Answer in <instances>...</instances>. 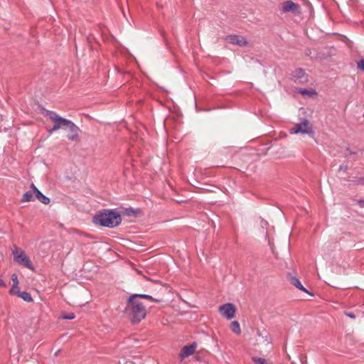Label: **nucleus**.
<instances>
[{
  "instance_id": "obj_1",
  "label": "nucleus",
  "mask_w": 364,
  "mask_h": 364,
  "mask_svg": "<svg viewBox=\"0 0 364 364\" xmlns=\"http://www.w3.org/2000/svg\"><path fill=\"white\" fill-rule=\"evenodd\" d=\"M93 222L102 227L114 228L121 223L122 217L116 210H103L95 215Z\"/></svg>"
},
{
  "instance_id": "obj_2",
  "label": "nucleus",
  "mask_w": 364,
  "mask_h": 364,
  "mask_svg": "<svg viewBox=\"0 0 364 364\" xmlns=\"http://www.w3.org/2000/svg\"><path fill=\"white\" fill-rule=\"evenodd\" d=\"M126 313L131 322L135 324L145 318L146 310L139 299H134V296H129L127 303Z\"/></svg>"
},
{
  "instance_id": "obj_3",
  "label": "nucleus",
  "mask_w": 364,
  "mask_h": 364,
  "mask_svg": "<svg viewBox=\"0 0 364 364\" xmlns=\"http://www.w3.org/2000/svg\"><path fill=\"white\" fill-rule=\"evenodd\" d=\"M45 115L55 122L53 127L50 128L48 131L50 134L60 129H66L68 124H70V123L72 122L59 116L56 112L48 109H45Z\"/></svg>"
},
{
  "instance_id": "obj_4",
  "label": "nucleus",
  "mask_w": 364,
  "mask_h": 364,
  "mask_svg": "<svg viewBox=\"0 0 364 364\" xmlns=\"http://www.w3.org/2000/svg\"><path fill=\"white\" fill-rule=\"evenodd\" d=\"M291 134H306L313 137L314 132L310 122L307 119H302L301 121L296 124L295 126L290 129Z\"/></svg>"
},
{
  "instance_id": "obj_5",
  "label": "nucleus",
  "mask_w": 364,
  "mask_h": 364,
  "mask_svg": "<svg viewBox=\"0 0 364 364\" xmlns=\"http://www.w3.org/2000/svg\"><path fill=\"white\" fill-rule=\"evenodd\" d=\"M13 256L14 260L30 269H33V264L29 259V257L26 255L24 251L18 249L17 247H14L13 250Z\"/></svg>"
},
{
  "instance_id": "obj_6",
  "label": "nucleus",
  "mask_w": 364,
  "mask_h": 364,
  "mask_svg": "<svg viewBox=\"0 0 364 364\" xmlns=\"http://www.w3.org/2000/svg\"><path fill=\"white\" fill-rule=\"evenodd\" d=\"M219 311L223 316H225L228 319H232L235 316V308L232 304L228 303L221 305L219 307Z\"/></svg>"
},
{
  "instance_id": "obj_7",
  "label": "nucleus",
  "mask_w": 364,
  "mask_h": 364,
  "mask_svg": "<svg viewBox=\"0 0 364 364\" xmlns=\"http://www.w3.org/2000/svg\"><path fill=\"white\" fill-rule=\"evenodd\" d=\"M292 79L296 83L305 84L309 81L308 75L301 68H296L293 75Z\"/></svg>"
},
{
  "instance_id": "obj_8",
  "label": "nucleus",
  "mask_w": 364,
  "mask_h": 364,
  "mask_svg": "<svg viewBox=\"0 0 364 364\" xmlns=\"http://www.w3.org/2000/svg\"><path fill=\"white\" fill-rule=\"evenodd\" d=\"M225 41L232 45H236L240 47H245L248 44L247 40L244 37L238 35L227 36L225 37Z\"/></svg>"
},
{
  "instance_id": "obj_9",
  "label": "nucleus",
  "mask_w": 364,
  "mask_h": 364,
  "mask_svg": "<svg viewBox=\"0 0 364 364\" xmlns=\"http://www.w3.org/2000/svg\"><path fill=\"white\" fill-rule=\"evenodd\" d=\"M282 11L284 13L291 12L294 14H297L300 12V6L292 1H285L282 3Z\"/></svg>"
},
{
  "instance_id": "obj_10",
  "label": "nucleus",
  "mask_w": 364,
  "mask_h": 364,
  "mask_svg": "<svg viewBox=\"0 0 364 364\" xmlns=\"http://www.w3.org/2000/svg\"><path fill=\"white\" fill-rule=\"evenodd\" d=\"M67 128H68L70 132V133L67 136L68 139L73 141H77L79 139L80 132L79 127L73 122H71Z\"/></svg>"
},
{
  "instance_id": "obj_11",
  "label": "nucleus",
  "mask_w": 364,
  "mask_h": 364,
  "mask_svg": "<svg viewBox=\"0 0 364 364\" xmlns=\"http://www.w3.org/2000/svg\"><path fill=\"white\" fill-rule=\"evenodd\" d=\"M197 344L196 343H193L191 345L183 346L180 352V357L183 360L185 358L188 357L191 355H193L196 349Z\"/></svg>"
},
{
  "instance_id": "obj_12",
  "label": "nucleus",
  "mask_w": 364,
  "mask_h": 364,
  "mask_svg": "<svg viewBox=\"0 0 364 364\" xmlns=\"http://www.w3.org/2000/svg\"><path fill=\"white\" fill-rule=\"evenodd\" d=\"M290 283H291V284H292L293 286H294L295 287H296L299 290H301L302 291H304V292H306L308 294H310L307 291V289L301 284V283L300 282L299 279L298 278H296V277H291Z\"/></svg>"
},
{
  "instance_id": "obj_13",
  "label": "nucleus",
  "mask_w": 364,
  "mask_h": 364,
  "mask_svg": "<svg viewBox=\"0 0 364 364\" xmlns=\"http://www.w3.org/2000/svg\"><path fill=\"white\" fill-rule=\"evenodd\" d=\"M15 293V294H16L18 297L21 298L25 301L31 302L33 301L31 295L27 291H20L19 290H16Z\"/></svg>"
},
{
  "instance_id": "obj_14",
  "label": "nucleus",
  "mask_w": 364,
  "mask_h": 364,
  "mask_svg": "<svg viewBox=\"0 0 364 364\" xmlns=\"http://www.w3.org/2000/svg\"><path fill=\"white\" fill-rule=\"evenodd\" d=\"M11 280H12V287L9 290V294H16L15 291H16V289H18V284H19L18 277L16 274H13L11 275Z\"/></svg>"
},
{
  "instance_id": "obj_15",
  "label": "nucleus",
  "mask_w": 364,
  "mask_h": 364,
  "mask_svg": "<svg viewBox=\"0 0 364 364\" xmlns=\"http://www.w3.org/2000/svg\"><path fill=\"white\" fill-rule=\"evenodd\" d=\"M36 198L42 203L48 205L50 203V198L43 195L40 191H36Z\"/></svg>"
},
{
  "instance_id": "obj_16",
  "label": "nucleus",
  "mask_w": 364,
  "mask_h": 364,
  "mask_svg": "<svg viewBox=\"0 0 364 364\" xmlns=\"http://www.w3.org/2000/svg\"><path fill=\"white\" fill-rule=\"evenodd\" d=\"M298 92L304 96H314L316 95L317 93L314 89H299L298 90Z\"/></svg>"
},
{
  "instance_id": "obj_17",
  "label": "nucleus",
  "mask_w": 364,
  "mask_h": 364,
  "mask_svg": "<svg viewBox=\"0 0 364 364\" xmlns=\"http://www.w3.org/2000/svg\"><path fill=\"white\" fill-rule=\"evenodd\" d=\"M131 296H134V299H138L139 298H141V299H146L148 300L156 301V302H159V300L154 299L151 296L145 294H135L132 295Z\"/></svg>"
},
{
  "instance_id": "obj_18",
  "label": "nucleus",
  "mask_w": 364,
  "mask_h": 364,
  "mask_svg": "<svg viewBox=\"0 0 364 364\" xmlns=\"http://www.w3.org/2000/svg\"><path fill=\"white\" fill-rule=\"evenodd\" d=\"M231 330L233 333H235L237 335H240L241 333L240 323L237 321H234L231 323L230 325Z\"/></svg>"
},
{
  "instance_id": "obj_19",
  "label": "nucleus",
  "mask_w": 364,
  "mask_h": 364,
  "mask_svg": "<svg viewBox=\"0 0 364 364\" xmlns=\"http://www.w3.org/2000/svg\"><path fill=\"white\" fill-rule=\"evenodd\" d=\"M33 193L31 191H26L22 196L21 201L24 202H29L33 200Z\"/></svg>"
},
{
  "instance_id": "obj_20",
  "label": "nucleus",
  "mask_w": 364,
  "mask_h": 364,
  "mask_svg": "<svg viewBox=\"0 0 364 364\" xmlns=\"http://www.w3.org/2000/svg\"><path fill=\"white\" fill-rule=\"evenodd\" d=\"M252 360L255 364H268L266 359L263 358L252 357Z\"/></svg>"
},
{
  "instance_id": "obj_21",
  "label": "nucleus",
  "mask_w": 364,
  "mask_h": 364,
  "mask_svg": "<svg viewBox=\"0 0 364 364\" xmlns=\"http://www.w3.org/2000/svg\"><path fill=\"white\" fill-rule=\"evenodd\" d=\"M64 319L72 320L75 318V314L73 312L65 313L63 314Z\"/></svg>"
},
{
  "instance_id": "obj_22",
  "label": "nucleus",
  "mask_w": 364,
  "mask_h": 364,
  "mask_svg": "<svg viewBox=\"0 0 364 364\" xmlns=\"http://www.w3.org/2000/svg\"><path fill=\"white\" fill-rule=\"evenodd\" d=\"M358 68L364 71V59H360L358 62Z\"/></svg>"
},
{
  "instance_id": "obj_23",
  "label": "nucleus",
  "mask_w": 364,
  "mask_h": 364,
  "mask_svg": "<svg viewBox=\"0 0 364 364\" xmlns=\"http://www.w3.org/2000/svg\"><path fill=\"white\" fill-rule=\"evenodd\" d=\"M347 170H348V165H346V164H341L339 166V171L346 172Z\"/></svg>"
},
{
  "instance_id": "obj_24",
  "label": "nucleus",
  "mask_w": 364,
  "mask_h": 364,
  "mask_svg": "<svg viewBox=\"0 0 364 364\" xmlns=\"http://www.w3.org/2000/svg\"><path fill=\"white\" fill-rule=\"evenodd\" d=\"M344 314H345L346 316H347L348 317H349L350 318H355V315L353 312L346 311Z\"/></svg>"
},
{
  "instance_id": "obj_25",
  "label": "nucleus",
  "mask_w": 364,
  "mask_h": 364,
  "mask_svg": "<svg viewBox=\"0 0 364 364\" xmlns=\"http://www.w3.org/2000/svg\"><path fill=\"white\" fill-rule=\"evenodd\" d=\"M31 188L33 189V193L36 194V191H38L39 190L35 186L33 183H31Z\"/></svg>"
},
{
  "instance_id": "obj_26",
  "label": "nucleus",
  "mask_w": 364,
  "mask_h": 364,
  "mask_svg": "<svg viewBox=\"0 0 364 364\" xmlns=\"http://www.w3.org/2000/svg\"><path fill=\"white\" fill-rule=\"evenodd\" d=\"M257 335H258L259 336H262L263 338H264V341H265L269 342V341H268V338H267V336H262V333H261L260 332H257Z\"/></svg>"
},
{
  "instance_id": "obj_27",
  "label": "nucleus",
  "mask_w": 364,
  "mask_h": 364,
  "mask_svg": "<svg viewBox=\"0 0 364 364\" xmlns=\"http://www.w3.org/2000/svg\"><path fill=\"white\" fill-rule=\"evenodd\" d=\"M358 203L361 208H364V200H359Z\"/></svg>"
},
{
  "instance_id": "obj_28",
  "label": "nucleus",
  "mask_w": 364,
  "mask_h": 364,
  "mask_svg": "<svg viewBox=\"0 0 364 364\" xmlns=\"http://www.w3.org/2000/svg\"><path fill=\"white\" fill-rule=\"evenodd\" d=\"M358 183L359 184H364V178H360V180L358 181Z\"/></svg>"
},
{
  "instance_id": "obj_29",
  "label": "nucleus",
  "mask_w": 364,
  "mask_h": 364,
  "mask_svg": "<svg viewBox=\"0 0 364 364\" xmlns=\"http://www.w3.org/2000/svg\"><path fill=\"white\" fill-rule=\"evenodd\" d=\"M4 286H5L4 282H3V280L0 279V287Z\"/></svg>"
},
{
  "instance_id": "obj_30",
  "label": "nucleus",
  "mask_w": 364,
  "mask_h": 364,
  "mask_svg": "<svg viewBox=\"0 0 364 364\" xmlns=\"http://www.w3.org/2000/svg\"><path fill=\"white\" fill-rule=\"evenodd\" d=\"M355 154V152H350L349 154H346V156H351Z\"/></svg>"
}]
</instances>
